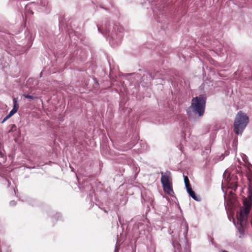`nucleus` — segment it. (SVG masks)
<instances>
[{
    "instance_id": "obj_19",
    "label": "nucleus",
    "mask_w": 252,
    "mask_h": 252,
    "mask_svg": "<svg viewBox=\"0 0 252 252\" xmlns=\"http://www.w3.org/2000/svg\"><path fill=\"white\" fill-rule=\"evenodd\" d=\"M9 204L11 206H14L16 205V202L14 200H12L10 202Z\"/></svg>"
},
{
    "instance_id": "obj_14",
    "label": "nucleus",
    "mask_w": 252,
    "mask_h": 252,
    "mask_svg": "<svg viewBox=\"0 0 252 252\" xmlns=\"http://www.w3.org/2000/svg\"><path fill=\"white\" fill-rule=\"evenodd\" d=\"M183 177H184V183H185L186 189L191 187V185L189 183V179L188 176H185L184 174H183Z\"/></svg>"
},
{
    "instance_id": "obj_21",
    "label": "nucleus",
    "mask_w": 252,
    "mask_h": 252,
    "mask_svg": "<svg viewBox=\"0 0 252 252\" xmlns=\"http://www.w3.org/2000/svg\"><path fill=\"white\" fill-rule=\"evenodd\" d=\"M63 17H59V25H60L62 24V22H63Z\"/></svg>"
},
{
    "instance_id": "obj_8",
    "label": "nucleus",
    "mask_w": 252,
    "mask_h": 252,
    "mask_svg": "<svg viewBox=\"0 0 252 252\" xmlns=\"http://www.w3.org/2000/svg\"><path fill=\"white\" fill-rule=\"evenodd\" d=\"M160 182L162 186L172 184L171 172L166 171L165 172H161Z\"/></svg>"
},
{
    "instance_id": "obj_1",
    "label": "nucleus",
    "mask_w": 252,
    "mask_h": 252,
    "mask_svg": "<svg viewBox=\"0 0 252 252\" xmlns=\"http://www.w3.org/2000/svg\"><path fill=\"white\" fill-rule=\"evenodd\" d=\"M99 32L101 33L106 38L109 37V43L112 47H115L121 43L123 34L118 31L119 28L116 25H111L106 23L104 27L96 25Z\"/></svg>"
},
{
    "instance_id": "obj_30",
    "label": "nucleus",
    "mask_w": 252,
    "mask_h": 252,
    "mask_svg": "<svg viewBox=\"0 0 252 252\" xmlns=\"http://www.w3.org/2000/svg\"><path fill=\"white\" fill-rule=\"evenodd\" d=\"M56 215L58 217V218L59 217V216H60V214H58V213H57Z\"/></svg>"
},
{
    "instance_id": "obj_29",
    "label": "nucleus",
    "mask_w": 252,
    "mask_h": 252,
    "mask_svg": "<svg viewBox=\"0 0 252 252\" xmlns=\"http://www.w3.org/2000/svg\"><path fill=\"white\" fill-rule=\"evenodd\" d=\"M118 218H119V221L121 224V218L120 217H119Z\"/></svg>"
},
{
    "instance_id": "obj_24",
    "label": "nucleus",
    "mask_w": 252,
    "mask_h": 252,
    "mask_svg": "<svg viewBox=\"0 0 252 252\" xmlns=\"http://www.w3.org/2000/svg\"><path fill=\"white\" fill-rule=\"evenodd\" d=\"M245 158H243V160L245 163H247L248 162V159L246 157V155H244Z\"/></svg>"
},
{
    "instance_id": "obj_11",
    "label": "nucleus",
    "mask_w": 252,
    "mask_h": 252,
    "mask_svg": "<svg viewBox=\"0 0 252 252\" xmlns=\"http://www.w3.org/2000/svg\"><path fill=\"white\" fill-rule=\"evenodd\" d=\"M163 191L169 195H172L174 193L172 184L162 186Z\"/></svg>"
},
{
    "instance_id": "obj_22",
    "label": "nucleus",
    "mask_w": 252,
    "mask_h": 252,
    "mask_svg": "<svg viewBox=\"0 0 252 252\" xmlns=\"http://www.w3.org/2000/svg\"><path fill=\"white\" fill-rule=\"evenodd\" d=\"M133 170H134L135 172H137V174L140 171V169L138 168H137L136 166H134L133 167Z\"/></svg>"
},
{
    "instance_id": "obj_4",
    "label": "nucleus",
    "mask_w": 252,
    "mask_h": 252,
    "mask_svg": "<svg viewBox=\"0 0 252 252\" xmlns=\"http://www.w3.org/2000/svg\"><path fill=\"white\" fill-rule=\"evenodd\" d=\"M249 117L244 113L239 111L237 114L234 122V131L237 134H242L249 122Z\"/></svg>"
},
{
    "instance_id": "obj_2",
    "label": "nucleus",
    "mask_w": 252,
    "mask_h": 252,
    "mask_svg": "<svg viewBox=\"0 0 252 252\" xmlns=\"http://www.w3.org/2000/svg\"><path fill=\"white\" fill-rule=\"evenodd\" d=\"M251 201L245 200L243 202V206L241 208L239 217L238 219L237 224H235L238 232L240 233V238L244 237L245 234V225H246L247 219L251 210Z\"/></svg>"
},
{
    "instance_id": "obj_28",
    "label": "nucleus",
    "mask_w": 252,
    "mask_h": 252,
    "mask_svg": "<svg viewBox=\"0 0 252 252\" xmlns=\"http://www.w3.org/2000/svg\"><path fill=\"white\" fill-rule=\"evenodd\" d=\"M101 209L102 210H103L104 211V212H105V213H107V212H108V211H107V210H106V209H102V208H101Z\"/></svg>"
},
{
    "instance_id": "obj_18",
    "label": "nucleus",
    "mask_w": 252,
    "mask_h": 252,
    "mask_svg": "<svg viewBox=\"0 0 252 252\" xmlns=\"http://www.w3.org/2000/svg\"><path fill=\"white\" fill-rule=\"evenodd\" d=\"M205 150L206 154H208L211 152V147L210 146H206Z\"/></svg>"
},
{
    "instance_id": "obj_32",
    "label": "nucleus",
    "mask_w": 252,
    "mask_h": 252,
    "mask_svg": "<svg viewBox=\"0 0 252 252\" xmlns=\"http://www.w3.org/2000/svg\"><path fill=\"white\" fill-rule=\"evenodd\" d=\"M251 241H252V235L251 236Z\"/></svg>"
},
{
    "instance_id": "obj_6",
    "label": "nucleus",
    "mask_w": 252,
    "mask_h": 252,
    "mask_svg": "<svg viewBox=\"0 0 252 252\" xmlns=\"http://www.w3.org/2000/svg\"><path fill=\"white\" fill-rule=\"evenodd\" d=\"M166 8H160L156 6L155 9H153L154 16L157 21L159 23H164L167 18Z\"/></svg>"
},
{
    "instance_id": "obj_7",
    "label": "nucleus",
    "mask_w": 252,
    "mask_h": 252,
    "mask_svg": "<svg viewBox=\"0 0 252 252\" xmlns=\"http://www.w3.org/2000/svg\"><path fill=\"white\" fill-rule=\"evenodd\" d=\"M226 176V171H225L223 175L224 183L227 184L228 188H229L235 191L238 187L237 183L231 181V178L230 175H228V176Z\"/></svg>"
},
{
    "instance_id": "obj_27",
    "label": "nucleus",
    "mask_w": 252,
    "mask_h": 252,
    "mask_svg": "<svg viewBox=\"0 0 252 252\" xmlns=\"http://www.w3.org/2000/svg\"><path fill=\"white\" fill-rule=\"evenodd\" d=\"M220 252H229L226 250H221Z\"/></svg>"
},
{
    "instance_id": "obj_25",
    "label": "nucleus",
    "mask_w": 252,
    "mask_h": 252,
    "mask_svg": "<svg viewBox=\"0 0 252 252\" xmlns=\"http://www.w3.org/2000/svg\"><path fill=\"white\" fill-rule=\"evenodd\" d=\"M119 250V248L116 245L114 252H118Z\"/></svg>"
},
{
    "instance_id": "obj_13",
    "label": "nucleus",
    "mask_w": 252,
    "mask_h": 252,
    "mask_svg": "<svg viewBox=\"0 0 252 252\" xmlns=\"http://www.w3.org/2000/svg\"><path fill=\"white\" fill-rule=\"evenodd\" d=\"M13 109H15L16 110L18 111V108L19 107V103L18 102V98L13 97Z\"/></svg>"
},
{
    "instance_id": "obj_15",
    "label": "nucleus",
    "mask_w": 252,
    "mask_h": 252,
    "mask_svg": "<svg viewBox=\"0 0 252 252\" xmlns=\"http://www.w3.org/2000/svg\"><path fill=\"white\" fill-rule=\"evenodd\" d=\"M107 2H108L109 3V5L107 6L103 3H101L99 4V7L101 8L104 9L106 10H108L109 9L110 7L112 6V3L111 1H107Z\"/></svg>"
},
{
    "instance_id": "obj_12",
    "label": "nucleus",
    "mask_w": 252,
    "mask_h": 252,
    "mask_svg": "<svg viewBox=\"0 0 252 252\" xmlns=\"http://www.w3.org/2000/svg\"><path fill=\"white\" fill-rule=\"evenodd\" d=\"M173 231H172L171 232H170V234L172 236V242L173 243H178V240L179 239V234L178 233L173 234Z\"/></svg>"
},
{
    "instance_id": "obj_10",
    "label": "nucleus",
    "mask_w": 252,
    "mask_h": 252,
    "mask_svg": "<svg viewBox=\"0 0 252 252\" xmlns=\"http://www.w3.org/2000/svg\"><path fill=\"white\" fill-rule=\"evenodd\" d=\"M188 230L189 226L188 223L186 222L182 223L181 224V232H182L186 240H187Z\"/></svg>"
},
{
    "instance_id": "obj_9",
    "label": "nucleus",
    "mask_w": 252,
    "mask_h": 252,
    "mask_svg": "<svg viewBox=\"0 0 252 252\" xmlns=\"http://www.w3.org/2000/svg\"><path fill=\"white\" fill-rule=\"evenodd\" d=\"M186 190L189 195L194 200L196 201H200L201 200L200 197L197 196L195 192L192 189L191 187L187 188Z\"/></svg>"
},
{
    "instance_id": "obj_16",
    "label": "nucleus",
    "mask_w": 252,
    "mask_h": 252,
    "mask_svg": "<svg viewBox=\"0 0 252 252\" xmlns=\"http://www.w3.org/2000/svg\"><path fill=\"white\" fill-rule=\"evenodd\" d=\"M23 96L25 98L30 99V100H34L38 98V97L37 96H34L29 94H23Z\"/></svg>"
},
{
    "instance_id": "obj_26",
    "label": "nucleus",
    "mask_w": 252,
    "mask_h": 252,
    "mask_svg": "<svg viewBox=\"0 0 252 252\" xmlns=\"http://www.w3.org/2000/svg\"><path fill=\"white\" fill-rule=\"evenodd\" d=\"M94 81L95 84L96 85L98 86L99 85L98 81L96 80V79L95 78L94 79Z\"/></svg>"
},
{
    "instance_id": "obj_23",
    "label": "nucleus",
    "mask_w": 252,
    "mask_h": 252,
    "mask_svg": "<svg viewBox=\"0 0 252 252\" xmlns=\"http://www.w3.org/2000/svg\"><path fill=\"white\" fill-rule=\"evenodd\" d=\"M9 118H10L9 117H8V116L7 115L3 120L2 121H1V123H4L7 120H8Z\"/></svg>"
},
{
    "instance_id": "obj_17",
    "label": "nucleus",
    "mask_w": 252,
    "mask_h": 252,
    "mask_svg": "<svg viewBox=\"0 0 252 252\" xmlns=\"http://www.w3.org/2000/svg\"><path fill=\"white\" fill-rule=\"evenodd\" d=\"M17 112V110L12 108V109L10 111L9 114L7 115L8 117L10 118L14 114H15Z\"/></svg>"
},
{
    "instance_id": "obj_20",
    "label": "nucleus",
    "mask_w": 252,
    "mask_h": 252,
    "mask_svg": "<svg viewBox=\"0 0 252 252\" xmlns=\"http://www.w3.org/2000/svg\"><path fill=\"white\" fill-rule=\"evenodd\" d=\"M149 75L150 76V77L152 79H156L157 78L158 76H157V75H152L151 74H149Z\"/></svg>"
},
{
    "instance_id": "obj_3",
    "label": "nucleus",
    "mask_w": 252,
    "mask_h": 252,
    "mask_svg": "<svg viewBox=\"0 0 252 252\" xmlns=\"http://www.w3.org/2000/svg\"><path fill=\"white\" fill-rule=\"evenodd\" d=\"M207 98L205 95L200 94L193 97L190 107L193 113L198 117H202L205 112Z\"/></svg>"
},
{
    "instance_id": "obj_31",
    "label": "nucleus",
    "mask_w": 252,
    "mask_h": 252,
    "mask_svg": "<svg viewBox=\"0 0 252 252\" xmlns=\"http://www.w3.org/2000/svg\"><path fill=\"white\" fill-rule=\"evenodd\" d=\"M69 36L70 38L73 37V35H71V34L70 33H69Z\"/></svg>"
},
{
    "instance_id": "obj_5",
    "label": "nucleus",
    "mask_w": 252,
    "mask_h": 252,
    "mask_svg": "<svg viewBox=\"0 0 252 252\" xmlns=\"http://www.w3.org/2000/svg\"><path fill=\"white\" fill-rule=\"evenodd\" d=\"M32 6V13L33 14L32 9L35 8L40 12H48V1H32L30 3L27 4L25 6V9L27 10L28 8H31Z\"/></svg>"
}]
</instances>
